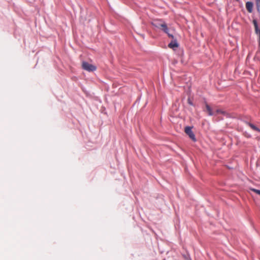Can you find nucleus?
<instances>
[{
  "label": "nucleus",
  "mask_w": 260,
  "mask_h": 260,
  "mask_svg": "<svg viewBox=\"0 0 260 260\" xmlns=\"http://www.w3.org/2000/svg\"><path fill=\"white\" fill-rule=\"evenodd\" d=\"M161 29L166 34H168V36L170 38H174V36L169 33V29L166 23L164 22H162V24L160 25Z\"/></svg>",
  "instance_id": "3"
},
{
  "label": "nucleus",
  "mask_w": 260,
  "mask_h": 260,
  "mask_svg": "<svg viewBox=\"0 0 260 260\" xmlns=\"http://www.w3.org/2000/svg\"><path fill=\"white\" fill-rule=\"evenodd\" d=\"M250 190L252 191L255 192L256 193L260 195V190L255 189V188H250Z\"/></svg>",
  "instance_id": "11"
},
{
  "label": "nucleus",
  "mask_w": 260,
  "mask_h": 260,
  "mask_svg": "<svg viewBox=\"0 0 260 260\" xmlns=\"http://www.w3.org/2000/svg\"><path fill=\"white\" fill-rule=\"evenodd\" d=\"M82 67L83 69L89 72H93L96 70V67L95 66L90 64L86 61L82 62Z\"/></svg>",
  "instance_id": "1"
},
{
  "label": "nucleus",
  "mask_w": 260,
  "mask_h": 260,
  "mask_svg": "<svg viewBox=\"0 0 260 260\" xmlns=\"http://www.w3.org/2000/svg\"><path fill=\"white\" fill-rule=\"evenodd\" d=\"M187 103L188 104H189L191 106H193V104L190 98H188L187 99Z\"/></svg>",
  "instance_id": "12"
},
{
  "label": "nucleus",
  "mask_w": 260,
  "mask_h": 260,
  "mask_svg": "<svg viewBox=\"0 0 260 260\" xmlns=\"http://www.w3.org/2000/svg\"><path fill=\"white\" fill-rule=\"evenodd\" d=\"M169 47L172 49H175L176 48H177L178 47V44L177 43V41H174L170 42L168 45Z\"/></svg>",
  "instance_id": "5"
},
{
  "label": "nucleus",
  "mask_w": 260,
  "mask_h": 260,
  "mask_svg": "<svg viewBox=\"0 0 260 260\" xmlns=\"http://www.w3.org/2000/svg\"><path fill=\"white\" fill-rule=\"evenodd\" d=\"M185 132L193 141H196L195 135L192 131L191 127L186 126L185 128Z\"/></svg>",
  "instance_id": "2"
},
{
  "label": "nucleus",
  "mask_w": 260,
  "mask_h": 260,
  "mask_svg": "<svg viewBox=\"0 0 260 260\" xmlns=\"http://www.w3.org/2000/svg\"><path fill=\"white\" fill-rule=\"evenodd\" d=\"M248 125L250 126V127L251 128H252L253 129L255 130V131H258V132H260V129H259L258 128H257L256 126H255L254 125H253V124L252 123H248Z\"/></svg>",
  "instance_id": "9"
},
{
  "label": "nucleus",
  "mask_w": 260,
  "mask_h": 260,
  "mask_svg": "<svg viewBox=\"0 0 260 260\" xmlns=\"http://www.w3.org/2000/svg\"><path fill=\"white\" fill-rule=\"evenodd\" d=\"M161 22V20H156L153 23H152V25L156 28H161L160 25L162 24V22Z\"/></svg>",
  "instance_id": "6"
},
{
  "label": "nucleus",
  "mask_w": 260,
  "mask_h": 260,
  "mask_svg": "<svg viewBox=\"0 0 260 260\" xmlns=\"http://www.w3.org/2000/svg\"><path fill=\"white\" fill-rule=\"evenodd\" d=\"M253 23L254 24V25H255V27L256 28L257 27V25L256 20L253 21Z\"/></svg>",
  "instance_id": "13"
},
{
  "label": "nucleus",
  "mask_w": 260,
  "mask_h": 260,
  "mask_svg": "<svg viewBox=\"0 0 260 260\" xmlns=\"http://www.w3.org/2000/svg\"><path fill=\"white\" fill-rule=\"evenodd\" d=\"M222 114L225 115L226 114V113L225 111H222L221 110H216L215 112L214 113V114Z\"/></svg>",
  "instance_id": "10"
},
{
  "label": "nucleus",
  "mask_w": 260,
  "mask_h": 260,
  "mask_svg": "<svg viewBox=\"0 0 260 260\" xmlns=\"http://www.w3.org/2000/svg\"><path fill=\"white\" fill-rule=\"evenodd\" d=\"M253 4L251 2L246 3V8L249 13H252L253 11Z\"/></svg>",
  "instance_id": "4"
},
{
  "label": "nucleus",
  "mask_w": 260,
  "mask_h": 260,
  "mask_svg": "<svg viewBox=\"0 0 260 260\" xmlns=\"http://www.w3.org/2000/svg\"><path fill=\"white\" fill-rule=\"evenodd\" d=\"M255 4L257 12L260 14V0H255Z\"/></svg>",
  "instance_id": "8"
},
{
  "label": "nucleus",
  "mask_w": 260,
  "mask_h": 260,
  "mask_svg": "<svg viewBox=\"0 0 260 260\" xmlns=\"http://www.w3.org/2000/svg\"><path fill=\"white\" fill-rule=\"evenodd\" d=\"M206 107L207 111L208 112L209 115L212 116L214 114V113L212 112L211 108L207 104H206Z\"/></svg>",
  "instance_id": "7"
}]
</instances>
